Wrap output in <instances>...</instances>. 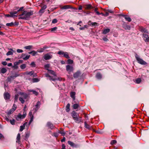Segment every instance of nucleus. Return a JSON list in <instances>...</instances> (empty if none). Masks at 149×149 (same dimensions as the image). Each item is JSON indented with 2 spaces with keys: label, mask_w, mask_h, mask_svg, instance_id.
<instances>
[{
  "label": "nucleus",
  "mask_w": 149,
  "mask_h": 149,
  "mask_svg": "<svg viewBox=\"0 0 149 149\" xmlns=\"http://www.w3.org/2000/svg\"><path fill=\"white\" fill-rule=\"evenodd\" d=\"M48 72L51 74H53L54 75H55V72L53 70H48Z\"/></svg>",
  "instance_id": "nucleus-40"
},
{
  "label": "nucleus",
  "mask_w": 149,
  "mask_h": 149,
  "mask_svg": "<svg viewBox=\"0 0 149 149\" xmlns=\"http://www.w3.org/2000/svg\"><path fill=\"white\" fill-rule=\"evenodd\" d=\"M119 16H123L125 18L126 20L128 21L129 22H130L131 21V18L126 15H123L122 14H120L119 15Z\"/></svg>",
  "instance_id": "nucleus-8"
},
{
  "label": "nucleus",
  "mask_w": 149,
  "mask_h": 149,
  "mask_svg": "<svg viewBox=\"0 0 149 149\" xmlns=\"http://www.w3.org/2000/svg\"><path fill=\"white\" fill-rule=\"evenodd\" d=\"M52 56L50 53H48L45 54L43 56L44 58L46 60H49L51 58Z\"/></svg>",
  "instance_id": "nucleus-4"
},
{
  "label": "nucleus",
  "mask_w": 149,
  "mask_h": 149,
  "mask_svg": "<svg viewBox=\"0 0 149 149\" xmlns=\"http://www.w3.org/2000/svg\"><path fill=\"white\" fill-rule=\"evenodd\" d=\"M92 8V6L91 4H87L85 5V8L86 9H89Z\"/></svg>",
  "instance_id": "nucleus-29"
},
{
  "label": "nucleus",
  "mask_w": 149,
  "mask_h": 149,
  "mask_svg": "<svg viewBox=\"0 0 149 149\" xmlns=\"http://www.w3.org/2000/svg\"><path fill=\"white\" fill-rule=\"evenodd\" d=\"M97 15H100V14H102L103 16H104V14H103L102 13H100L98 11L95 13Z\"/></svg>",
  "instance_id": "nucleus-63"
},
{
  "label": "nucleus",
  "mask_w": 149,
  "mask_h": 149,
  "mask_svg": "<svg viewBox=\"0 0 149 149\" xmlns=\"http://www.w3.org/2000/svg\"><path fill=\"white\" fill-rule=\"evenodd\" d=\"M73 119L77 123H79L81 122H83L82 120L81 117H80L78 118L77 117Z\"/></svg>",
  "instance_id": "nucleus-12"
},
{
  "label": "nucleus",
  "mask_w": 149,
  "mask_h": 149,
  "mask_svg": "<svg viewBox=\"0 0 149 149\" xmlns=\"http://www.w3.org/2000/svg\"><path fill=\"white\" fill-rule=\"evenodd\" d=\"M47 8V6L46 5L43 6L42 7L41 9L43 10H45Z\"/></svg>",
  "instance_id": "nucleus-62"
},
{
  "label": "nucleus",
  "mask_w": 149,
  "mask_h": 149,
  "mask_svg": "<svg viewBox=\"0 0 149 149\" xmlns=\"http://www.w3.org/2000/svg\"><path fill=\"white\" fill-rule=\"evenodd\" d=\"M30 117V120L29 123V125H30L31 124V123L33 121V116H32V117Z\"/></svg>",
  "instance_id": "nucleus-50"
},
{
  "label": "nucleus",
  "mask_w": 149,
  "mask_h": 149,
  "mask_svg": "<svg viewBox=\"0 0 149 149\" xmlns=\"http://www.w3.org/2000/svg\"><path fill=\"white\" fill-rule=\"evenodd\" d=\"M30 65L32 66V67H35V64L34 62H32Z\"/></svg>",
  "instance_id": "nucleus-60"
},
{
  "label": "nucleus",
  "mask_w": 149,
  "mask_h": 149,
  "mask_svg": "<svg viewBox=\"0 0 149 149\" xmlns=\"http://www.w3.org/2000/svg\"><path fill=\"white\" fill-rule=\"evenodd\" d=\"M96 78L98 79H100L102 78V75L100 73H97L96 75Z\"/></svg>",
  "instance_id": "nucleus-25"
},
{
  "label": "nucleus",
  "mask_w": 149,
  "mask_h": 149,
  "mask_svg": "<svg viewBox=\"0 0 149 149\" xmlns=\"http://www.w3.org/2000/svg\"><path fill=\"white\" fill-rule=\"evenodd\" d=\"M87 25H85L83 27H80L79 29L80 30H83L85 29V28H87Z\"/></svg>",
  "instance_id": "nucleus-53"
},
{
  "label": "nucleus",
  "mask_w": 149,
  "mask_h": 149,
  "mask_svg": "<svg viewBox=\"0 0 149 149\" xmlns=\"http://www.w3.org/2000/svg\"><path fill=\"white\" fill-rule=\"evenodd\" d=\"M33 14V12L32 10H31L30 11H24L22 14L19 15V19L29 20L30 18V16Z\"/></svg>",
  "instance_id": "nucleus-1"
},
{
  "label": "nucleus",
  "mask_w": 149,
  "mask_h": 149,
  "mask_svg": "<svg viewBox=\"0 0 149 149\" xmlns=\"http://www.w3.org/2000/svg\"><path fill=\"white\" fill-rule=\"evenodd\" d=\"M10 50L12 51H9L6 54V55L7 56H8L9 55H11L13 54V52L12 51H13V50L11 49H10Z\"/></svg>",
  "instance_id": "nucleus-30"
},
{
  "label": "nucleus",
  "mask_w": 149,
  "mask_h": 149,
  "mask_svg": "<svg viewBox=\"0 0 149 149\" xmlns=\"http://www.w3.org/2000/svg\"><path fill=\"white\" fill-rule=\"evenodd\" d=\"M16 107H17L16 105L15 104H13V106L12 108L11 109L12 110H13V111H14L16 110Z\"/></svg>",
  "instance_id": "nucleus-49"
},
{
  "label": "nucleus",
  "mask_w": 149,
  "mask_h": 149,
  "mask_svg": "<svg viewBox=\"0 0 149 149\" xmlns=\"http://www.w3.org/2000/svg\"><path fill=\"white\" fill-rule=\"evenodd\" d=\"M71 7L70 5H66L64 6L61 8V9H68L71 8Z\"/></svg>",
  "instance_id": "nucleus-22"
},
{
  "label": "nucleus",
  "mask_w": 149,
  "mask_h": 149,
  "mask_svg": "<svg viewBox=\"0 0 149 149\" xmlns=\"http://www.w3.org/2000/svg\"><path fill=\"white\" fill-rule=\"evenodd\" d=\"M81 73L79 71H77L73 74V77L74 78H78L81 74Z\"/></svg>",
  "instance_id": "nucleus-13"
},
{
  "label": "nucleus",
  "mask_w": 149,
  "mask_h": 149,
  "mask_svg": "<svg viewBox=\"0 0 149 149\" xmlns=\"http://www.w3.org/2000/svg\"><path fill=\"white\" fill-rule=\"evenodd\" d=\"M58 133L61 134L63 136H64L65 135V133L63 131H59Z\"/></svg>",
  "instance_id": "nucleus-48"
},
{
  "label": "nucleus",
  "mask_w": 149,
  "mask_h": 149,
  "mask_svg": "<svg viewBox=\"0 0 149 149\" xmlns=\"http://www.w3.org/2000/svg\"><path fill=\"white\" fill-rule=\"evenodd\" d=\"M63 57L68 59L70 58L69 56L68 53L66 52H65V54H64Z\"/></svg>",
  "instance_id": "nucleus-28"
},
{
  "label": "nucleus",
  "mask_w": 149,
  "mask_h": 149,
  "mask_svg": "<svg viewBox=\"0 0 149 149\" xmlns=\"http://www.w3.org/2000/svg\"><path fill=\"white\" fill-rule=\"evenodd\" d=\"M17 52L19 53H22L23 52V51L22 49H18L17 50Z\"/></svg>",
  "instance_id": "nucleus-61"
},
{
  "label": "nucleus",
  "mask_w": 149,
  "mask_h": 149,
  "mask_svg": "<svg viewBox=\"0 0 149 149\" xmlns=\"http://www.w3.org/2000/svg\"><path fill=\"white\" fill-rule=\"evenodd\" d=\"M14 25V23L13 22L8 23L6 24V25L8 26H12Z\"/></svg>",
  "instance_id": "nucleus-38"
},
{
  "label": "nucleus",
  "mask_w": 149,
  "mask_h": 149,
  "mask_svg": "<svg viewBox=\"0 0 149 149\" xmlns=\"http://www.w3.org/2000/svg\"><path fill=\"white\" fill-rule=\"evenodd\" d=\"M33 80L34 82H38L39 81V79L36 78H33Z\"/></svg>",
  "instance_id": "nucleus-56"
},
{
  "label": "nucleus",
  "mask_w": 149,
  "mask_h": 149,
  "mask_svg": "<svg viewBox=\"0 0 149 149\" xmlns=\"http://www.w3.org/2000/svg\"><path fill=\"white\" fill-rule=\"evenodd\" d=\"M20 133H18L17 134V138L16 142L17 143H18L20 144Z\"/></svg>",
  "instance_id": "nucleus-19"
},
{
  "label": "nucleus",
  "mask_w": 149,
  "mask_h": 149,
  "mask_svg": "<svg viewBox=\"0 0 149 149\" xmlns=\"http://www.w3.org/2000/svg\"><path fill=\"white\" fill-rule=\"evenodd\" d=\"M110 31V30L109 29H104L102 32V33L103 34H106L107 33H109V32Z\"/></svg>",
  "instance_id": "nucleus-24"
},
{
  "label": "nucleus",
  "mask_w": 149,
  "mask_h": 149,
  "mask_svg": "<svg viewBox=\"0 0 149 149\" xmlns=\"http://www.w3.org/2000/svg\"><path fill=\"white\" fill-rule=\"evenodd\" d=\"M75 92H72L70 93V96L74 101L75 99Z\"/></svg>",
  "instance_id": "nucleus-15"
},
{
  "label": "nucleus",
  "mask_w": 149,
  "mask_h": 149,
  "mask_svg": "<svg viewBox=\"0 0 149 149\" xmlns=\"http://www.w3.org/2000/svg\"><path fill=\"white\" fill-rule=\"evenodd\" d=\"M141 81L140 78H137L136 79V83L137 84L140 83Z\"/></svg>",
  "instance_id": "nucleus-41"
},
{
  "label": "nucleus",
  "mask_w": 149,
  "mask_h": 149,
  "mask_svg": "<svg viewBox=\"0 0 149 149\" xmlns=\"http://www.w3.org/2000/svg\"><path fill=\"white\" fill-rule=\"evenodd\" d=\"M24 48L26 49H31L33 48V46L32 45H29L28 46H26L24 47Z\"/></svg>",
  "instance_id": "nucleus-33"
},
{
  "label": "nucleus",
  "mask_w": 149,
  "mask_h": 149,
  "mask_svg": "<svg viewBox=\"0 0 149 149\" xmlns=\"http://www.w3.org/2000/svg\"><path fill=\"white\" fill-rule=\"evenodd\" d=\"M79 106V104H75L73 105V108L74 109H77Z\"/></svg>",
  "instance_id": "nucleus-37"
},
{
  "label": "nucleus",
  "mask_w": 149,
  "mask_h": 149,
  "mask_svg": "<svg viewBox=\"0 0 149 149\" xmlns=\"http://www.w3.org/2000/svg\"><path fill=\"white\" fill-rule=\"evenodd\" d=\"M47 125L49 128L51 129H53L54 127L53 125L50 122H47Z\"/></svg>",
  "instance_id": "nucleus-14"
},
{
  "label": "nucleus",
  "mask_w": 149,
  "mask_h": 149,
  "mask_svg": "<svg viewBox=\"0 0 149 149\" xmlns=\"http://www.w3.org/2000/svg\"><path fill=\"white\" fill-rule=\"evenodd\" d=\"M30 92H32L33 94H35L36 95H38V92H37V91H36L34 90H30Z\"/></svg>",
  "instance_id": "nucleus-36"
},
{
  "label": "nucleus",
  "mask_w": 149,
  "mask_h": 149,
  "mask_svg": "<svg viewBox=\"0 0 149 149\" xmlns=\"http://www.w3.org/2000/svg\"><path fill=\"white\" fill-rule=\"evenodd\" d=\"M10 17H14L16 16V15H15V14H14L13 13V12H10Z\"/></svg>",
  "instance_id": "nucleus-59"
},
{
  "label": "nucleus",
  "mask_w": 149,
  "mask_h": 149,
  "mask_svg": "<svg viewBox=\"0 0 149 149\" xmlns=\"http://www.w3.org/2000/svg\"><path fill=\"white\" fill-rule=\"evenodd\" d=\"M53 135L56 137H57L58 136V133L57 132H55L53 134Z\"/></svg>",
  "instance_id": "nucleus-55"
},
{
  "label": "nucleus",
  "mask_w": 149,
  "mask_h": 149,
  "mask_svg": "<svg viewBox=\"0 0 149 149\" xmlns=\"http://www.w3.org/2000/svg\"><path fill=\"white\" fill-rule=\"evenodd\" d=\"M57 27H54V28H53L51 29V31H55L57 30Z\"/></svg>",
  "instance_id": "nucleus-57"
},
{
  "label": "nucleus",
  "mask_w": 149,
  "mask_h": 149,
  "mask_svg": "<svg viewBox=\"0 0 149 149\" xmlns=\"http://www.w3.org/2000/svg\"><path fill=\"white\" fill-rule=\"evenodd\" d=\"M19 64V62H15L14 63V65L12 66V67L15 69H17L18 68V65Z\"/></svg>",
  "instance_id": "nucleus-17"
},
{
  "label": "nucleus",
  "mask_w": 149,
  "mask_h": 149,
  "mask_svg": "<svg viewBox=\"0 0 149 149\" xmlns=\"http://www.w3.org/2000/svg\"><path fill=\"white\" fill-rule=\"evenodd\" d=\"M72 115L73 119L77 117V113L75 111H73L72 112Z\"/></svg>",
  "instance_id": "nucleus-20"
},
{
  "label": "nucleus",
  "mask_w": 149,
  "mask_h": 149,
  "mask_svg": "<svg viewBox=\"0 0 149 149\" xmlns=\"http://www.w3.org/2000/svg\"><path fill=\"white\" fill-rule=\"evenodd\" d=\"M29 54H31L33 56H35L37 54V52H36L34 51H32L31 52H29Z\"/></svg>",
  "instance_id": "nucleus-31"
},
{
  "label": "nucleus",
  "mask_w": 149,
  "mask_h": 149,
  "mask_svg": "<svg viewBox=\"0 0 149 149\" xmlns=\"http://www.w3.org/2000/svg\"><path fill=\"white\" fill-rule=\"evenodd\" d=\"M40 101H38L35 105L36 108L35 110L36 111H37L40 107Z\"/></svg>",
  "instance_id": "nucleus-16"
},
{
  "label": "nucleus",
  "mask_w": 149,
  "mask_h": 149,
  "mask_svg": "<svg viewBox=\"0 0 149 149\" xmlns=\"http://www.w3.org/2000/svg\"><path fill=\"white\" fill-rule=\"evenodd\" d=\"M34 73L33 71H32L29 72H26V74L27 75H29L30 76H31Z\"/></svg>",
  "instance_id": "nucleus-35"
},
{
  "label": "nucleus",
  "mask_w": 149,
  "mask_h": 149,
  "mask_svg": "<svg viewBox=\"0 0 149 149\" xmlns=\"http://www.w3.org/2000/svg\"><path fill=\"white\" fill-rule=\"evenodd\" d=\"M123 27L126 30L127 29L130 30V26H129L126 24L124 25L123 26Z\"/></svg>",
  "instance_id": "nucleus-27"
},
{
  "label": "nucleus",
  "mask_w": 149,
  "mask_h": 149,
  "mask_svg": "<svg viewBox=\"0 0 149 149\" xmlns=\"http://www.w3.org/2000/svg\"><path fill=\"white\" fill-rule=\"evenodd\" d=\"M6 71L7 70L5 68H2L1 70V72L4 74L6 72Z\"/></svg>",
  "instance_id": "nucleus-34"
},
{
  "label": "nucleus",
  "mask_w": 149,
  "mask_h": 149,
  "mask_svg": "<svg viewBox=\"0 0 149 149\" xmlns=\"http://www.w3.org/2000/svg\"><path fill=\"white\" fill-rule=\"evenodd\" d=\"M117 142V141L115 140H112L111 142V145H113L115 144V143H116Z\"/></svg>",
  "instance_id": "nucleus-58"
},
{
  "label": "nucleus",
  "mask_w": 149,
  "mask_h": 149,
  "mask_svg": "<svg viewBox=\"0 0 149 149\" xmlns=\"http://www.w3.org/2000/svg\"><path fill=\"white\" fill-rule=\"evenodd\" d=\"M70 104L69 103H68L66 106V111L67 112H68L70 110Z\"/></svg>",
  "instance_id": "nucleus-26"
},
{
  "label": "nucleus",
  "mask_w": 149,
  "mask_h": 149,
  "mask_svg": "<svg viewBox=\"0 0 149 149\" xmlns=\"http://www.w3.org/2000/svg\"><path fill=\"white\" fill-rule=\"evenodd\" d=\"M68 63L69 64H72L73 62V61L72 60L70 59H68L67 60Z\"/></svg>",
  "instance_id": "nucleus-42"
},
{
  "label": "nucleus",
  "mask_w": 149,
  "mask_h": 149,
  "mask_svg": "<svg viewBox=\"0 0 149 149\" xmlns=\"http://www.w3.org/2000/svg\"><path fill=\"white\" fill-rule=\"evenodd\" d=\"M49 47L47 46H45L43 48H40L39 49H38L37 50V52L40 53L43 52L44 51V50L45 49H47Z\"/></svg>",
  "instance_id": "nucleus-10"
},
{
  "label": "nucleus",
  "mask_w": 149,
  "mask_h": 149,
  "mask_svg": "<svg viewBox=\"0 0 149 149\" xmlns=\"http://www.w3.org/2000/svg\"><path fill=\"white\" fill-rule=\"evenodd\" d=\"M91 25H92V26H96V25H97V23L96 22H92V23H91Z\"/></svg>",
  "instance_id": "nucleus-64"
},
{
  "label": "nucleus",
  "mask_w": 149,
  "mask_h": 149,
  "mask_svg": "<svg viewBox=\"0 0 149 149\" xmlns=\"http://www.w3.org/2000/svg\"><path fill=\"white\" fill-rule=\"evenodd\" d=\"M3 96L4 99L6 100H9L10 98V95L9 93L8 92L4 93Z\"/></svg>",
  "instance_id": "nucleus-7"
},
{
  "label": "nucleus",
  "mask_w": 149,
  "mask_h": 149,
  "mask_svg": "<svg viewBox=\"0 0 149 149\" xmlns=\"http://www.w3.org/2000/svg\"><path fill=\"white\" fill-rule=\"evenodd\" d=\"M65 52H63L62 51H59L58 52V54L60 55H64V54H65Z\"/></svg>",
  "instance_id": "nucleus-43"
},
{
  "label": "nucleus",
  "mask_w": 149,
  "mask_h": 149,
  "mask_svg": "<svg viewBox=\"0 0 149 149\" xmlns=\"http://www.w3.org/2000/svg\"><path fill=\"white\" fill-rule=\"evenodd\" d=\"M57 22V20L56 19H54L52 20V23L53 24H55V23H56Z\"/></svg>",
  "instance_id": "nucleus-54"
},
{
  "label": "nucleus",
  "mask_w": 149,
  "mask_h": 149,
  "mask_svg": "<svg viewBox=\"0 0 149 149\" xmlns=\"http://www.w3.org/2000/svg\"><path fill=\"white\" fill-rule=\"evenodd\" d=\"M27 123H24L22 125H21L20 127V131L21 132L24 129L25 125Z\"/></svg>",
  "instance_id": "nucleus-21"
},
{
  "label": "nucleus",
  "mask_w": 149,
  "mask_h": 149,
  "mask_svg": "<svg viewBox=\"0 0 149 149\" xmlns=\"http://www.w3.org/2000/svg\"><path fill=\"white\" fill-rule=\"evenodd\" d=\"M45 76L47 77H49V79L50 80L54 81L56 80V79L54 78L53 77L49 75L48 74H45Z\"/></svg>",
  "instance_id": "nucleus-11"
},
{
  "label": "nucleus",
  "mask_w": 149,
  "mask_h": 149,
  "mask_svg": "<svg viewBox=\"0 0 149 149\" xmlns=\"http://www.w3.org/2000/svg\"><path fill=\"white\" fill-rule=\"evenodd\" d=\"M66 70L69 73L72 72L73 70V67L69 65H67L66 66Z\"/></svg>",
  "instance_id": "nucleus-5"
},
{
  "label": "nucleus",
  "mask_w": 149,
  "mask_h": 149,
  "mask_svg": "<svg viewBox=\"0 0 149 149\" xmlns=\"http://www.w3.org/2000/svg\"><path fill=\"white\" fill-rule=\"evenodd\" d=\"M135 57L138 63L142 65H146L147 63L144 61L141 58L139 55L136 54H135Z\"/></svg>",
  "instance_id": "nucleus-2"
},
{
  "label": "nucleus",
  "mask_w": 149,
  "mask_h": 149,
  "mask_svg": "<svg viewBox=\"0 0 149 149\" xmlns=\"http://www.w3.org/2000/svg\"><path fill=\"white\" fill-rule=\"evenodd\" d=\"M50 67V65L49 64H47L45 65L44 67L47 70H49L48 69Z\"/></svg>",
  "instance_id": "nucleus-45"
},
{
  "label": "nucleus",
  "mask_w": 149,
  "mask_h": 149,
  "mask_svg": "<svg viewBox=\"0 0 149 149\" xmlns=\"http://www.w3.org/2000/svg\"><path fill=\"white\" fill-rule=\"evenodd\" d=\"M24 111L23 113V114L22 115L20 113H19L16 118V119L17 120H19L20 119H23L26 116V112L25 111L24 109Z\"/></svg>",
  "instance_id": "nucleus-3"
},
{
  "label": "nucleus",
  "mask_w": 149,
  "mask_h": 149,
  "mask_svg": "<svg viewBox=\"0 0 149 149\" xmlns=\"http://www.w3.org/2000/svg\"><path fill=\"white\" fill-rule=\"evenodd\" d=\"M140 31L142 32L147 33H148V32L146 29L142 27H141L140 28Z\"/></svg>",
  "instance_id": "nucleus-18"
},
{
  "label": "nucleus",
  "mask_w": 149,
  "mask_h": 149,
  "mask_svg": "<svg viewBox=\"0 0 149 149\" xmlns=\"http://www.w3.org/2000/svg\"><path fill=\"white\" fill-rule=\"evenodd\" d=\"M143 38L146 42L149 41V36L146 33H143Z\"/></svg>",
  "instance_id": "nucleus-6"
},
{
  "label": "nucleus",
  "mask_w": 149,
  "mask_h": 149,
  "mask_svg": "<svg viewBox=\"0 0 149 149\" xmlns=\"http://www.w3.org/2000/svg\"><path fill=\"white\" fill-rule=\"evenodd\" d=\"M22 96L23 98L24 99H26L27 98V97L28 96V95L26 93H25Z\"/></svg>",
  "instance_id": "nucleus-51"
},
{
  "label": "nucleus",
  "mask_w": 149,
  "mask_h": 149,
  "mask_svg": "<svg viewBox=\"0 0 149 149\" xmlns=\"http://www.w3.org/2000/svg\"><path fill=\"white\" fill-rule=\"evenodd\" d=\"M19 95L16 94L15 95L14 97V102H17L18 98Z\"/></svg>",
  "instance_id": "nucleus-32"
},
{
  "label": "nucleus",
  "mask_w": 149,
  "mask_h": 149,
  "mask_svg": "<svg viewBox=\"0 0 149 149\" xmlns=\"http://www.w3.org/2000/svg\"><path fill=\"white\" fill-rule=\"evenodd\" d=\"M24 98L22 97H20L19 98V100L21 103L22 104H23L24 102Z\"/></svg>",
  "instance_id": "nucleus-46"
},
{
  "label": "nucleus",
  "mask_w": 149,
  "mask_h": 149,
  "mask_svg": "<svg viewBox=\"0 0 149 149\" xmlns=\"http://www.w3.org/2000/svg\"><path fill=\"white\" fill-rule=\"evenodd\" d=\"M26 67V65L25 64H22L20 66V67L22 69H24Z\"/></svg>",
  "instance_id": "nucleus-39"
},
{
  "label": "nucleus",
  "mask_w": 149,
  "mask_h": 149,
  "mask_svg": "<svg viewBox=\"0 0 149 149\" xmlns=\"http://www.w3.org/2000/svg\"><path fill=\"white\" fill-rule=\"evenodd\" d=\"M68 143L69 145H70L71 146L74 147L75 148H77L79 146V145L77 144H76L73 142H72L70 141H68Z\"/></svg>",
  "instance_id": "nucleus-9"
},
{
  "label": "nucleus",
  "mask_w": 149,
  "mask_h": 149,
  "mask_svg": "<svg viewBox=\"0 0 149 149\" xmlns=\"http://www.w3.org/2000/svg\"><path fill=\"white\" fill-rule=\"evenodd\" d=\"M30 57V55H26L25 56V57L23 58V59L24 60H27L29 59Z\"/></svg>",
  "instance_id": "nucleus-44"
},
{
  "label": "nucleus",
  "mask_w": 149,
  "mask_h": 149,
  "mask_svg": "<svg viewBox=\"0 0 149 149\" xmlns=\"http://www.w3.org/2000/svg\"><path fill=\"white\" fill-rule=\"evenodd\" d=\"M10 123L12 125H14L15 124V120L13 119L12 120H10Z\"/></svg>",
  "instance_id": "nucleus-47"
},
{
  "label": "nucleus",
  "mask_w": 149,
  "mask_h": 149,
  "mask_svg": "<svg viewBox=\"0 0 149 149\" xmlns=\"http://www.w3.org/2000/svg\"><path fill=\"white\" fill-rule=\"evenodd\" d=\"M14 111H13V110H12L11 109L10 110V111H9L8 112V115H9L10 114H11L12 113H13Z\"/></svg>",
  "instance_id": "nucleus-52"
},
{
  "label": "nucleus",
  "mask_w": 149,
  "mask_h": 149,
  "mask_svg": "<svg viewBox=\"0 0 149 149\" xmlns=\"http://www.w3.org/2000/svg\"><path fill=\"white\" fill-rule=\"evenodd\" d=\"M84 127H85L88 129H90L91 127L88 124H87L86 122H84Z\"/></svg>",
  "instance_id": "nucleus-23"
}]
</instances>
